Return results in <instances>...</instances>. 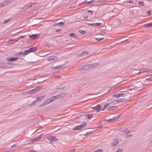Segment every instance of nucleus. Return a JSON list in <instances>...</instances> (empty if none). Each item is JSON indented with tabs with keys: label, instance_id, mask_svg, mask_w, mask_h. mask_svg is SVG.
<instances>
[{
	"label": "nucleus",
	"instance_id": "f3484780",
	"mask_svg": "<svg viewBox=\"0 0 152 152\" xmlns=\"http://www.w3.org/2000/svg\"><path fill=\"white\" fill-rule=\"evenodd\" d=\"M138 4L141 6H144V4L142 1H139Z\"/></svg>",
	"mask_w": 152,
	"mask_h": 152
},
{
	"label": "nucleus",
	"instance_id": "a19ab883",
	"mask_svg": "<svg viewBox=\"0 0 152 152\" xmlns=\"http://www.w3.org/2000/svg\"><path fill=\"white\" fill-rule=\"evenodd\" d=\"M151 77H152V75L151 76Z\"/></svg>",
	"mask_w": 152,
	"mask_h": 152
},
{
	"label": "nucleus",
	"instance_id": "4c0bfd02",
	"mask_svg": "<svg viewBox=\"0 0 152 152\" xmlns=\"http://www.w3.org/2000/svg\"><path fill=\"white\" fill-rule=\"evenodd\" d=\"M37 90V89H36V88H35L34 90L33 89V90H32L31 91H32L33 92V91H34V90Z\"/></svg>",
	"mask_w": 152,
	"mask_h": 152
},
{
	"label": "nucleus",
	"instance_id": "473e14b6",
	"mask_svg": "<svg viewBox=\"0 0 152 152\" xmlns=\"http://www.w3.org/2000/svg\"><path fill=\"white\" fill-rule=\"evenodd\" d=\"M58 24H60L61 25H63L64 24V23L63 22H60L59 23H58Z\"/></svg>",
	"mask_w": 152,
	"mask_h": 152
},
{
	"label": "nucleus",
	"instance_id": "cd10ccee",
	"mask_svg": "<svg viewBox=\"0 0 152 152\" xmlns=\"http://www.w3.org/2000/svg\"><path fill=\"white\" fill-rule=\"evenodd\" d=\"M116 152H122V151L121 149H118Z\"/></svg>",
	"mask_w": 152,
	"mask_h": 152
},
{
	"label": "nucleus",
	"instance_id": "39448f33",
	"mask_svg": "<svg viewBox=\"0 0 152 152\" xmlns=\"http://www.w3.org/2000/svg\"><path fill=\"white\" fill-rule=\"evenodd\" d=\"M69 35L70 37H73L74 39H76L78 38L77 36L74 33H70L69 34Z\"/></svg>",
	"mask_w": 152,
	"mask_h": 152
},
{
	"label": "nucleus",
	"instance_id": "ea45409f",
	"mask_svg": "<svg viewBox=\"0 0 152 152\" xmlns=\"http://www.w3.org/2000/svg\"><path fill=\"white\" fill-rule=\"evenodd\" d=\"M8 20H7V21H6V22H8Z\"/></svg>",
	"mask_w": 152,
	"mask_h": 152
},
{
	"label": "nucleus",
	"instance_id": "2eb2a0df",
	"mask_svg": "<svg viewBox=\"0 0 152 152\" xmlns=\"http://www.w3.org/2000/svg\"><path fill=\"white\" fill-rule=\"evenodd\" d=\"M30 50L31 51V52H34V51H35L36 50L35 48L33 47L32 48H31L30 49Z\"/></svg>",
	"mask_w": 152,
	"mask_h": 152
},
{
	"label": "nucleus",
	"instance_id": "f704fd0d",
	"mask_svg": "<svg viewBox=\"0 0 152 152\" xmlns=\"http://www.w3.org/2000/svg\"><path fill=\"white\" fill-rule=\"evenodd\" d=\"M148 26H152V23H151L150 24H148Z\"/></svg>",
	"mask_w": 152,
	"mask_h": 152
},
{
	"label": "nucleus",
	"instance_id": "6ab92c4d",
	"mask_svg": "<svg viewBox=\"0 0 152 152\" xmlns=\"http://www.w3.org/2000/svg\"><path fill=\"white\" fill-rule=\"evenodd\" d=\"M94 24L95 26H99L101 24V23H94Z\"/></svg>",
	"mask_w": 152,
	"mask_h": 152
},
{
	"label": "nucleus",
	"instance_id": "72a5a7b5",
	"mask_svg": "<svg viewBox=\"0 0 152 152\" xmlns=\"http://www.w3.org/2000/svg\"><path fill=\"white\" fill-rule=\"evenodd\" d=\"M128 2L129 3H133V2H132V1H128Z\"/></svg>",
	"mask_w": 152,
	"mask_h": 152
},
{
	"label": "nucleus",
	"instance_id": "c9c22d12",
	"mask_svg": "<svg viewBox=\"0 0 152 152\" xmlns=\"http://www.w3.org/2000/svg\"><path fill=\"white\" fill-rule=\"evenodd\" d=\"M25 37V36H20V37H21V38H24Z\"/></svg>",
	"mask_w": 152,
	"mask_h": 152
},
{
	"label": "nucleus",
	"instance_id": "2f4dec72",
	"mask_svg": "<svg viewBox=\"0 0 152 152\" xmlns=\"http://www.w3.org/2000/svg\"><path fill=\"white\" fill-rule=\"evenodd\" d=\"M60 31V29H57L56 30V31L57 32H58Z\"/></svg>",
	"mask_w": 152,
	"mask_h": 152
},
{
	"label": "nucleus",
	"instance_id": "58836bf2",
	"mask_svg": "<svg viewBox=\"0 0 152 152\" xmlns=\"http://www.w3.org/2000/svg\"><path fill=\"white\" fill-rule=\"evenodd\" d=\"M139 84H142V83H139Z\"/></svg>",
	"mask_w": 152,
	"mask_h": 152
},
{
	"label": "nucleus",
	"instance_id": "0eeeda50",
	"mask_svg": "<svg viewBox=\"0 0 152 152\" xmlns=\"http://www.w3.org/2000/svg\"><path fill=\"white\" fill-rule=\"evenodd\" d=\"M39 36V34H33L31 35H29V37L30 38H31L32 39H35L37 37Z\"/></svg>",
	"mask_w": 152,
	"mask_h": 152
},
{
	"label": "nucleus",
	"instance_id": "423d86ee",
	"mask_svg": "<svg viewBox=\"0 0 152 152\" xmlns=\"http://www.w3.org/2000/svg\"><path fill=\"white\" fill-rule=\"evenodd\" d=\"M102 1H94V0H92V1H89L84 2L83 3V5H86V4H89L91 2H93V3H95V2H101Z\"/></svg>",
	"mask_w": 152,
	"mask_h": 152
},
{
	"label": "nucleus",
	"instance_id": "7ed1b4c3",
	"mask_svg": "<svg viewBox=\"0 0 152 152\" xmlns=\"http://www.w3.org/2000/svg\"><path fill=\"white\" fill-rule=\"evenodd\" d=\"M92 108L95 110L97 112H98L101 110L102 107L101 106L99 105L95 107H92Z\"/></svg>",
	"mask_w": 152,
	"mask_h": 152
},
{
	"label": "nucleus",
	"instance_id": "b1692460",
	"mask_svg": "<svg viewBox=\"0 0 152 152\" xmlns=\"http://www.w3.org/2000/svg\"><path fill=\"white\" fill-rule=\"evenodd\" d=\"M130 132H127L126 134V136L127 137H129L131 136V134H129Z\"/></svg>",
	"mask_w": 152,
	"mask_h": 152
},
{
	"label": "nucleus",
	"instance_id": "4468645a",
	"mask_svg": "<svg viewBox=\"0 0 152 152\" xmlns=\"http://www.w3.org/2000/svg\"><path fill=\"white\" fill-rule=\"evenodd\" d=\"M31 53V51L29 49V50H26L24 52V54H26L28 53Z\"/></svg>",
	"mask_w": 152,
	"mask_h": 152
},
{
	"label": "nucleus",
	"instance_id": "4be33fe9",
	"mask_svg": "<svg viewBox=\"0 0 152 152\" xmlns=\"http://www.w3.org/2000/svg\"><path fill=\"white\" fill-rule=\"evenodd\" d=\"M123 101V100H122V99H119L116 100L115 102H122Z\"/></svg>",
	"mask_w": 152,
	"mask_h": 152
},
{
	"label": "nucleus",
	"instance_id": "e433bc0d",
	"mask_svg": "<svg viewBox=\"0 0 152 152\" xmlns=\"http://www.w3.org/2000/svg\"><path fill=\"white\" fill-rule=\"evenodd\" d=\"M115 107H116L115 106H111V107H110V108H112Z\"/></svg>",
	"mask_w": 152,
	"mask_h": 152
},
{
	"label": "nucleus",
	"instance_id": "bb28decb",
	"mask_svg": "<svg viewBox=\"0 0 152 152\" xmlns=\"http://www.w3.org/2000/svg\"><path fill=\"white\" fill-rule=\"evenodd\" d=\"M88 25H89L91 26H95V24L94 23H88Z\"/></svg>",
	"mask_w": 152,
	"mask_h": 152
},
{
	"label": "nucleus",
	"instance_id": "1a4fd4ad",
	"mask_svg": "<svg viewBox=\"0 0 152 152\" xmlns=\"http://www.w3.org/2000/svg\"><path fill=\"white\" fill-rule=\"evenodd\" d=\"M44 97V96H39L37 98V101H34V102H36L37 101H39L40 100H41L43 98V97Z\"/></svg>",
	"mask_w": 152,
	"mask_h": 152
},
{
	"label": "nucleus",
	"instance_id": "f257e3e1",
	"mask_svg": "<svg viewBox=\"0 0 152 152\" xmlns=\"http://www.w3.org/2000/svg\"><path fill=\"white\" fill-rule=\"evenodd\" d=\"M87 125L86 123V122H83L82 123L81 125H78L74 128L72 130L75 131L80 130L84 128Z\"/></svg>",
	"mask_w": 152,
	"mask_h": 152
},
{
	"label": "nucleus",
	"instance_id": "9b49d317",
	"mask_svg": "<svg viewBox=\"0 0 152 152\" xmlns=\"http://www.w3.org/2000/svg\"><path fill=\"white\" fill-rule=\"evenodd\" d=\"M79 32L80 34H83L86 33V31H83L81 30H80L79 31Z\"/></svg>",
	"mask_w": 152,
	"mask_h": 152
},
{
	"label": "nucleus",
	"instance_id": "f03ea898",
	"mask_svg": "<svg viewBox=\"0 0 152 152\" xmlns=\"http://www.w3.org/2000/svg\"><path fill=\"white\" fill-rule=\"evenodd\" d=\"M48 140L51 142L58 141V139L54 136H51L48 138Z\"/></svg>",
	"mask_w": 152,
	"mask_h": 152
},
{
	"label": "nucleus",
	"instance_id": "ddd939ff",
	"mask_svg": "<svg viewBox=\"0 0 152 152\" xmlns=\"http://www.w3.org/2000/svg\"><path fill=\"white\" fill-rule=\"evenodd\" d=\"M18 40L15 39H11L9 40L8 41V42H17Z\"/></svg>",
	"mask_w": 152,
	"mask_h": 152
},
{
	"label": "nucleus",
	"instance_id": "7c9ffc66",
	"mask_svg": "<svg viewBox=\"0 0 152 152\" xmlns=\"http://www.w3.org/2000/svg\"><path fill=\"white\" fill-rule=\"evenodd\" d=\"M13 150H9L7 151H6L5 152H13Z\"/></svg>",
	"mask_w": 152,
	"mask_h": 152
},
{
	"label": "nucleus",
	"instance_id": "393cba45",
	"mask_svg": "<svg viewBox=\"0 0 152 152\" xmlns=\"http://www.w3.org/2000/svg\"><path fill=\"white\" fill-rule=\"evenodd\" d=\"M88 53V52L87 51H85L83 52V55H85L86 54H87Z\"/></svg>",
	"mask_w": 152,
	"mask_h": 152
},
{
	"label": "nucleus",
	"instance_id": "c756f323",
	"mask_svg": "<svg viewBox=\"0 0 152 152\" xmlns=\"http://www.w3.org/2000/svg\"><path fill=\"white\" fill-rule=\"evenodd\" d=\"M75 149H73L70 151V152H75Z\"/></svg>",
	"mask_w": 152,
	"mask_h": 152
},
{
	"label": "nucleus",
	"instance_id": "20e7f679",
	"mask_svg": "<svg viewBox=\"0 0 152 152\" xmlns=\"http://www.w3.org/2000/svg\"><path fill=\"white\" fill-rule=\"evenodd\" d=\"M124 96V95L123 94L121 93L119 94H115L113 95V96L114 98H119L120 97H123Z\"/></svg>",
	"mask_w": 152,
	"mask_h": 152
},
{
	"label": "nucleus",
	"instance_id": "6e6552de",
	"mask_svg": "<svg viewBox=\"0 0 152 152\" xmlns=\"http://www.w3.org/2000/svg\"><path fill=\"white\" fill-rule=\"evenodd\" d=\"M18 57L16 58H7V59L8 61H14L17 60L18 59Z\"/></svg>",
	"mask_w": 152,
	"mask_h": 152
},
{
	"label": "nucleus",
	"instance_id": "412c9836",
	"mask_svg": "<svg viewBox=\"0 0 152 152\" xmlns=\"http://www.w3.org/2000/svg\"><path fill=\"white\" fill-rule=\"evenodd\" d=\"M109 105V104H106L104 106V108L103 109H102L103 110H104L105 108L107 107V106H108Z\"/></svg>",
	"mask_w": 152,
	"mask_h": 152
},
{
	"label": "nucleus",
	"instance_id": "dca6fc26",
	"mask_svg": "<svg viewBox=\"0 0 152 152\" xmlns=\"http://www.w3.org/2000/svg\"><path fill=\"white\" fill-rule=\"evenodd\" d=\"M39 139V137L35 138L33 139L32 140V141H33V142H35V141H36L37 140H38Z\"/></svg>",
	"mask_w": 152,
	"mask_h": 152
},
{
	"label": "nucleus",
	"instance_id": "f8f14e48",
	"mask_svg": "<svg viewBox=\"0 0 152 152\" xmlns=\"http://www.w3.org/2000/svg\"><path fill=\"white\" fill-rule=\"evenodd\" d=\"M93 116V115L92 114H88L87 115V117L88 119H90L91 118H92Z\"/></svg>",
	"mask_w": 152,
	"mask_h": 152
},
{
	"label": "nucleus",
	"instance_id": "a878e982",
	"mask_svg": "<svg viewBox=\"0 0 152 152\" xmlns=\"http://www.w3.org/2000/svg\"><path fill=\"white\" fill-rule=\"evenodd\" d=\"M147 13L149 15H151V11L149 10H148V11H147Z\"/></svg>",
	"mask_w": 152,
	"mask_h": 152
},
{
	"label": "nucleus",
	"instance_id": "5701e85b",
	"mask_svg": "<svg viewBox=\"0 0 152 152\" xmlns=\"http://www.w3.org/2000/svg\"><path fill=\"white\" fill-rule=\"evenodd\" d=\"M104 39V38H95L96 40L98 41H100Z\"/></svg>",
	"mask_w": 152,
	"mask_h": 152
},
{
	"label": "nucleus",
	"instance_id": "a211bd4d",
	"mask_svg": "<svg viewBox=\"0 0 152 152\" xmlns=\"http://www.w3.org/2000/svg\"><path fill=\"white\" fill-rule=\"evenodd\" d=\"M48 60L49 61H51L54 60V58L53 57H51L48 58Z\"/></svg>",
	"mask_w": 152,
	"mask_h": 152
},
{
	"label": "nucleus",
	"instance_id": "c85d7f7f",
	"mask_svg": "<svg viewBox=\"0 0 152 152\" xmlns=\"http://www.w3.org/2000/svg\"><path fill=\"white\" fill-rule=\"evenodd\" d=\"M88 12L89 13H93V12L92 11L90 10H88Z\"/></svg>",
	"mask_w": 152,
	"mask_h": 152
},
{
	"label": "nucleus",
	"instance_id": "aec40b11",
	"mask_svg": "<svg viewBox=\"0 0 152 152\" xmlns=\"http://www.w3.org/2000/svg\"><path fill=\"white\" fill-rule=\"evenodd\" d=\"M88 18V16L87 15H84L83 16V19L85 20H87Z\"/></svg>",
	"mask_w": 152,
	"mask_h": 152
},
{
	"label": "nucleus",
	"instance_id": "9d476101",
	"mask_svg": "<svg viewBox=\"0 0 152 152\" xmlns=\"http://www.w3.org/2000/svg\"><path fill=\"white\" fill-rule=\"evenodd\" d=\"M118 142V140H115L113 142L112 145L113 146L115 145Z\"/></svg>",
	"mask_w": 152,
	"mask_h": 152
}]
</instances>
